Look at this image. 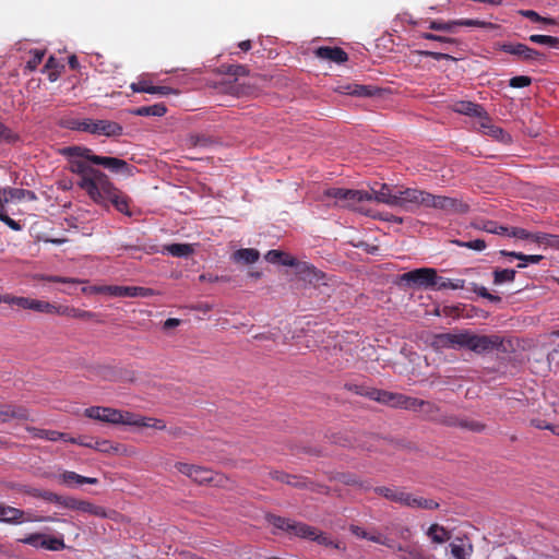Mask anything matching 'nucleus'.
Segmentation results:
<instances>
[{"label":"nucleus","mask_w":559,"mask_h":559,"mask_svg":"<svg viewBox=\"0 0 559 559\" xmlns=\"http://www.w3.org/2000/svg\"><path fill=\"white\" fill-rule=\"evenodd\" d=\"M466 330L455 333H438L431 337L430 346L436 352L444 349H462L465 348Z\"/></svg>","instance_id":"obj_8"},{"label":"nucleus","mask_w":559,"mask_h":559,"mask_svg":"<svg viewBox=\"0 0 559 559\" xmlns=\"http://www.w3.org/2000/svg\"><path fill=\"white\" fill-rule=\"evenodd\" d=\"M19 542L33 546L35 548H44L52 551L61 550L66 547L62 538L48 537L41 533L29 534Z\"/></svg>","instance_id":"obj_12"},{"label":"nucleus","mask_w":559,"mask_h":559,"mask_svg":"<svg viewBox=\"0 0 559 559\" xmlns=\"http://www.w3.org/2000/svg\"><path fill=\"white\" fill-rule=\"evenodd\" d=\"M162 252H166L173 257L188 258L194 252V249L190 243H170L164 246Z\"/></svg>","instance_id":"obj_31"},{"label":"nucleus","mask_w":559,"mask_h":559,"mask_svg":"<svg viewBox=\"0 0 559 559\" xmlns=\"http://www.w3.org/2000/svg\"><path fill=\"white\" fill-rule=\"evenodd\" d=\"M166 111H167L166 106L163 103H159V104H154L151 106L139 107V108L132 110V114L135 116H141V117H148V116L162 117L166 114Z\"/></svg>","instance_id":"obj_32"},{"label":"nucleus","mask_w":559,"mask_h":559,"mask_svg":"<svg viewBox=\"0 0 559 559\" xmlns=\"http://www.w3.org/2000/svg\"><path fill=\"white\" fill-rule=\"evenodd\" d=\"M280 263L283 264V265H286V266H298L300 272H306L307 271L309 274H313V276L316 278H319L318 273H317V271H316V269L313 266H310V265H308L306 263L299 264L294 257L288 255L286 253L281 259Z\"/></svg>","instance_id":"obj_42"},{"label":"nucleus","mask_w":559,"mask_h":559,"mask_svg":"<svg viewBox=\"0 0 559 559\" xmlns=\"http://www.w3.org/2000/svg\"><path fill=\"white\" fill-rule=\"evenodd\" d=\"M452 110L454 112L477 117L479 121L487 115V111L481 105L475 104L469 100H457L452 105Z\"/></svg>","instance_id":"obj_20"},{"label":"nucleus","mask_w":559,"mask_h":559,"mask_svg":"<svg viewBox=\"0 0 559 559\" xmlns=\"http://www.w3.org/2000/svg\"><path fill=\"white\" fill-rule=\"evenodd\" d=\"M71 443H76L86 448L95 449L98 452L102 453H117L118 452V445L112 444L108 440H96L93 441L92 439L90 441H85L82 439H70Z\"/></svg>","instance_id":"obj_27"},{"label":"nucleus","mask_w":559,"mask_h":559,"mask_svg":"<svg viewBox=\"0 0 559 559\" xmlns=\"http://www.w3.org/2000/svg\"><path fill=\"white\" fill-rule=\"evenodd\" d=\"M373 491L377 495L388 499L389 501L399 503L403 507L407 506L409 492L405 491L402 488H399L395 486H392V487L379 486V487H374Z\"/></svg>","instance_id":"obj_19"},{"label":"nucleus","mask_w":559,"mask_h":559,"mask_svg":"<svg viewBox=\"0 0 559 559\" xmlns=\"http://www.w3.org/2000/svg\"><path fill=\"white\" fill-rule=\"evenodd\" d=\"M332 442L344 448H361L367 451H371L372 448L366 445L362 442H358V439L350 433H337L332 437Z\"/></svg>","instance_id":"obj_29"},{"label":"nucleus","mask_w":559,"mask_h":559,"mask_svg":"<svg viewBox=\"0 0 559 559\" xmlns=\"http://www.w3.org/2000/svg\"><path fill=\"white\" fill-rule=\"evenodd\" d=\"M76 510L82 511L84 513L94 514V515L100 516V518L106 516V511L104 510V508L95 506L85 500H78Z\"/></svg>","instance_id":"obj_46"},{"label":"nucleus","mask_w":559,"mask_h":559,"mask_svg":"<svg viewBox=\"0 0 559 559\" xmlns=\"http://www.w3.org/2000/svg\"><path fill=\"white\" fill-rule=\"evenodd\" d=\"M530 41L549 47L557 48L559 46V38L549 35H531Z\"/></svg>","instance_id":"obj_51"},{"label":"nucleus","mask_w":559,"mask_h":559,"mask_svg":"<svg viewBox=\"0 0 559 559\" xmlns=\"http://www.w3.org/2000/svg\"><path fill=\"white\" fill-rule=\"evenodd\" d=\"M436 420L438 424L447 427H456L462 430L476 433H480L486 429V425L484 423L456 414H444Z\"/></svg>","instance_id":"obj_9"},{"label":"nucleus","mask_w":559,"mask_h":559,"mask_svg":"<svg viewBox=\"0 0 559 559\" xmlns=\"http://www.w3.org/2000/svg\"><path fill=\"white\" fill-rule=\"evenodd\" d=\"M143 417L136 416L132 413L126 412L122 413V420L119 424L129 425V426H139L141 425V420Z\"/></svg>","instance_id":"obj_63"},{"label":"nucleus","mask_w":559,"mask_h":559,"mask_svg":"<svg viewBox=\"0 0 559 559\" xmlns=\"http://www.w3.org/2000/svg\"><path fill=\"white\" fill-rule=\"evenodd\" d=\"M531 83H532V79L530 76L518 75V76H513L510 80L509 85L511 87L520 88V87L528 86Z\"/></svg>","instance_id":"obj_64"},{"label":"nucleus","mask_w":559,"mask_h":559,"mask_svg":"<svg viewBox=\"0 0 559 559\" xmlns=\"http://www.w3.org/2000/svg\"><path fill=\"white\" fill-rule=\"evenodd\" d=\"M259 257V251L252 248L239 249L233 254V259L236 262H241L243 264H252L258 261Z\"/></svg>","instance_id":"obj_37"},{"label":"nucleus","mask_w":559,"mask_h":559,"mask_svg":"<svg viewBox=\"0 0 559 559\" xmlns=\"http://www.w3.org/2000/svg\"><path fill=\"white\" fill-rule=\"evenodd\" d=\"M413 509H425V510H435L439 508V503L432 499H426L423 497H415L409 493L407 506Z\"/></svg>","instance_id":"obj_36"},{"label":"nucleus","mask_w":559,"mask_h":559,"mask_svg":"<svg viewBox=\"0 0 559 559\" xmlns=\"http://www.w3.org/2000/svg\"><path fill=\"white\" fill-rule=\"evenodd\" d=\"M400 408L409 409V411H418L421 409L424 405V400H419L416 397L406 396L403 394L402 402Z\"/></svg>","instance_id":"obj_54"},{"label":"nucleus","mask_w":559,"mask_h":559,"mask_svg":"<svg viewBox=\"0 0 559 559\" xmlns=\"http://www.w3.org/2000/svg\"><path fill=\"white\" fill-rule=\"evenodd\" d=\"M370 197L369 201H376L378 203L386 204L391 207H395L396 205V192H393L391 187L386 183H382L379 190L371 189L368 191Z\"/></svg>","instance_id":"obj_21"},{"label":"nucleus","mask_w":559,"mask_h":559,"mask_svg":"<svg viewBox=\"0 0 559 559\" xmlns=\"http://www.w3.org/2000/svg\"><path fill=\"white\" fill-rule=\"evenodd\" d=\"M476 227L480 230H484V231H487L490 234L503 235V236L507 235V233L509 231V227L498 225L493 221H483L479 224H477Z\"/></svg>","instance_id":"obj_43"},{"label":"nucleus","mask_w":559,"mask_h":559,"mask_svg":"<svg viewBox=\"0 0 559 559\" xmlns=\"http://www.w3.org/2000/svg\"><path fill=\"white\" fill-rule=\"evenodd\" d=\"M266 521L272 524L274 527L290 533L293 521L286 518H282L275 514H266Z\"/></svg>","instance_id":"obj_45"},{"label":"nucleus","mask_w":559,"mask_h":559,"mask_svg":"<svg viewBox=\"0 0 559 559\" xmlns=\"http://www.w3.org/2000/svg\"><path fill=\"white\" fill-rule=\"evenodd\" d=\"M32 53V57L31 59L27 61V64H26V68L31 71L35 70L39 64L40 62L43 61V58L45 56V52L43 50H39V49H34L31 51Z\"/></svg>","instance_id":"obj_59"},{"label":"nucleus","mask_w":559,"mask_h":559,"mask_svg":"<svg viewBox=\"0 0 559 559\" xmlns=\"http://www.w3.org/2000/svg\"><path fill=\"white\" fill-rule=\"evenodd\" d=\"M428 192L419 189L406 188L396 191V205L405 212H415L418 207H426Z\"/></svg>","instance_id":"obj_7"},{"label":"nucleus","mask_w":559,"mask_h":559,"mask_svg":"<svg viewBox=\"0 0 559 559\" xmlns=\"http://www.w3.org/2000/svg\"><path fill=\"white\" fill-rule=\"evenodd\" d=\"M221 71L225 74L233 76H246L249 74V69L242 64H223Z\"/></svg>","instance_id":"obj_50"},{"label":"nucleus","mask_w":559,"mask_h":559,"mask_svg":"<svg viewBox=\"0 0 559 559\" xmlns=\"http://www.w3.org/2000/svg\"><path fill=\"white\" fill-rule=\"evenodd\" d=\"M38 436L40 438L47 439L49 441L63 440V441L70 442V439H71L68 437V435H66L63 432L56 431V430H41Z\"/></svg>","instance_id":"obj_56"},{"label":"nucleus","mask_w":559,"mask_h":559,"mask_svg":"<svg viewBox=\"0 0 559 559\" xmlns=\"http://www.w3.org/2000/svg\"><path fill=\"white\" fill-rule=\"evenodd\" d=\"M455 26V20L450 22L431 21L429 24L430 29L449 33L454 32Z\"/></svg>","instance_id":"obj_57"},{"label":"nucleus","mask_w":559,"mask_h":559,"mask_svg":"<svg viewBox=\"0 0 559 559\" xmlns=\"http://www.w3.org/2000/svg\"><path fill=\"white\" fill-rule=\"evenodd\" d=\"M63 154L72 159H81L91 162L92 164L103 166L112 173H130V165L120 158L109 156H98L93 154L92 150L82 146H69L63 150Z\"/></svg>","instance_id":"obj_2"},{"label":"nucleus","mask_w":559,"mask_h":559,"mask_svg":"<svg viewBox=\"0 0 559 559\" xmlns=\"http://www.w3.org/2000/svg\"><path fill=\"white\" fill-rule=\"evenodd\" d=\"M535 238L536 243L544 246L545 248L559 250V235L540 233V236H536Z\"/></svg>","instance_id":"obj_44"},{"label":"nucleus","mask_w":559,"mask_h":559,"mask_svg":"<svg viewBox=\"0 0 559 559\" xmlns=\"http://www.w3.org/2000/svg\"><path fill=\"white\" fill-rule=\"evenodd\" d=\"M437 271L435 269L423 267L400 275V283L407 286L433 287Z\"/></svg>","instance_id":"obj_11"},{"label":"nucleus","mask_w":559,"mask_h":559,"mask_svg":"<svg viewBox=\"0 0 559 559\" xmlns=\"http://www.w3.org/2000/svg\"><path fill=\"white\" fill-rule=\"evenodd\" d=\"M131 90L135 93H148L167 96L170 94H177V91L168 86H154L148 84L146 81H140L131 84Z\"/></svg>","instance_id":"obj_26"},{"label":"nucleus","mask_w":559,"mask_h":559,"mask_svg":"<svg viewBox=\"0 0 559 559\" xmlns=\"http://www.w3.org/2000/svg\"><path fill=\"white\" fill-rule=\"evenodd\" d=\"M427 535L436 544H442L450 539V533L439 524H432L428 528Z\"/></svg>","instance_id":"obj_38"},{"label":"nucleus","mask_w":559,"mask_h":559,"mask_svg":"<svg viewBox=\"0 0 559 559\" xmlns=\"http://www.w3.org/2000/svg\"><path fill=\"white\" fill-rule=\"evenodd\" d=\"M10 419L28 420L29 413L23 406L5 405L0 408V421L5 423Z\"/></svg>","instance_id":"obj_24"},{"label":"nucleus","mask_w":559,"mask_h":559,"mask_svg":"<svg viewBox=\"0 0 559 559\" xmlns=\"http://www.w3.org/2000/svg\"><path fill=\"white\" fill-rule=\"evenodd\" d=\"M72 129L106 136H119L122 134L123 130L122 127L115 121L93 119L74 121Z\"/></svg>","instance_id":"obj_3"},{"label":"nucleus","mask_w":559,"mask_h":559,"mask_svg":"<svg viewBox=\"0 0 559 559\" xmlns=\"http://www.w3.org/2000/svg\"><path fill=\"white\" fill-rule=\"evenodd\" d=\"M271 476L273 479L285 483L296 488L309 489L311 491L318 492H325V487L314 484L302 476L290 475L280 471L272 472Z\"/></svg>","instance_id":"obj_13"},{"label":"nucleus","mask_w":559,"mask_h":559,"mask_svg":"<svg viewBox=\"0 0 559 559\" xmlns=\"http://www.w3.org/2000/svg\"><path fill=\"white\" fill-rule=\"evenodd\" d=\"M499 253L503 257H511V258H515V259L523 261V263H520L518 265V267H520V269L525 267L527 265V263L536 264L543 260V255H538V254L526 255L521 252L507 251V250H500Z\"/></svg>","instance_id":"obj_35"},{"label":"nucleus","mask_w":559,"mask_h":559,"mask_svg":"<svg viewBox=\"0 0 559 559\" xmlns=\"http://www.w3.org/2000/svg\"><path fill=\"white\" fill-rule=\"evenodd\" d=\"M59 479L62 484H64L67 486H71L72 484H76V485H83V484L96 485V484H98V479L95 477H85V476L76 474L75 472H70V471H66L62 474H60Z\"/></svg>","instance_id":"obj_28"},{"label":"nucleus","mask_w":559,"mask_h":559,"mask_svg":"<svg viewBox=\"0 0 559 559\" xmlns=\"http://www.w3.org/2000/svg\"><path fill=\"white\" fill-rule=\"evenodd\" d=\"M29 310H34L41 313H58L63 314L66 310H61V307H57L48 301L31 299L29 301Z\"/></svg>","instance_id":"obj_33"},{"label":"nucleus","mask_w":559,"mask_h":559,"mask_svg":"<svg viewBox=\"0 0 559 559\" xmlns=\"http://www.w3.org/2000/svg\"><path fill=\"white\" fill-rule=\"evenodd\" d=\"M346 189L344 188H329L324 191L323 195L335 200V206H343Z\"/></svg>","instance_id":"obj_52"},{"label":"nucleus","mask_w":559,"mask_h":559,"mask_svg":"<svg viewBox=\"0 0 559 559\" xmlns=\"http://www.w3.org/2000/svg\"><path fill=\"white\" fill-rule=\"evenodd\" d=\"M506 236L518 238V239L530 240V241L536 243V238L535 237L536 236H540V231H538V233H530V231H527L524 228L512 227V228H509V231L507 233Z\"/></svg>","instance_id":"obj_48"},{"label":"nucleus","mask_w":559,"mask_h":559,"mask_svg":"<svg viewBox=\"0 0 559 559\" xmlns=\"http://www.w3.org/2000/svg\"><path fill=\"white\" fill-rule=\"evenodd\" d=\"M474 293H476L478 296L491 301V302H495V304H498L501 301V297L497 296V295H492L490 294L486 287L484 286H477L475 285L474 287Z\"/></svg>","instance_id":"obj_62"},{"label":"nucleus","mask_w":559,"mask_h":559,"mask_svg":"<svg viewBox=\"0 0 559 559\" xmlns=\"http://www.w3.org/2000/svg\"><path fill=\"white\" fill-rule=\"evenodd\" d=\"M313 540L317 542L319 545H323L326 547H334V548L340 547L338 544L335 543L334 540H332L330 536H328L326 534H324L322 532H319L318 530L316 532Z\"/></svg>","instance_id":"obj_61"},{"label":"nucleus","mask_w":559,"mask_h":559,"mask_svg":"<svg viewBox=\"0 0 559 559\" xmlns=\"http://www.w3.org/2000/svg\"><path fill=\"white\" fill-rule=\"evenodd\" d=\"M335 91L341 94L355 95L358 97H371L378 93V91L371 86L358 84L340 85Z\"/></svg>","instance_id":"obj_25"},{"label":"nucleus","mask_w":559,"mask_h":559,"mask_svg":"<svg viewBox=\"0 0 559 559\" xmlns=\"http://www.w3.org/2000/svg\"><path fill=\"white\" fill-rule=\"evenodd\" d=\"M516 272L512 269H495L493 270V284L501 285L503 283H512L515 278Z\"/></svg>","instance_id":"obj_40"},{"label":"nucleus","mask_w":559,"mask_h":559,"mask_svg":"<svg viewBox=\"0 0 559 559\" xmlns=\"http://www.w3.org/2000/svg\"><path fill=\"white\" fill-rule=\"evenodd\" d=\"M55 522L58 521L52 516H38L33 518L31 514H27L17 508H13L10 506L1 504L0 507V522L9 523V524H20L23 522Z\"/></svg>","instance_id":"obj_10"},{"label":"nucleus","mask_w":559,"mask_h":559,"mask_svg":"<svg viewBox=\"0 0 559 559\" xmlns=\"http://www.w3.org/2000/svg\"><path fill=\"white\" fill-rule=\"evenodd\" d=\"M87 160L71 159L70 170L81 176L79 186L87 192L91 198H99V188L107 185L108 176L103 171L90 166Z\"/></svg>","instance_id":"obj_1"},{"label":"nucleus","mask_w":559,"mask_h":559,"mask_svg":"<svg viewBox=\"0 0 559 559\" xmlns=\"http://www.w3.org/2000/svg\"><path fill=\"white\" fill-rule=\"evenodd\" d=\"M464 280L452 281L447 277L436 275L433 287L437 289H462L464 287Z\"/></svg>","instance_id":"obj_39"},{"label":"nucleus","mask_w":559,"mask_h":559,"mask_svg":"<svg viewBox=\"0 0 559 559\" xmlns=\"http://www.w3.org/2000/svg\"><path fill=\"white\" fill-rule=\"evenodd\" d=\"M451 554L455 559H468L473 552V545L467 539H459L450 544Z\"/></svg>","instance_id":"obj_30"},{"label":"nucleus","mask_w":559,"mask_h":559,"mask_svg":"<svg viewBox=\"0 0 559 559\" xmlns=\"http://www.w3.org/2000/svg\"><path fill=\"white\" fill-rule=\"evenodd\" d=\"M213 142L209 136L201 134H190L186 139V144L189 147H206L211 145Z\"/></svg>","instance_id":"obj_49"},{"label":"nucleus","mask_w":559,"mask_h":559,"mask_svg":"<svg viewBox=\"0 0 559 559\" xmlns=\"http://www.w3.org/2000/svg\"><path fill=\"white\" fill-rule=\"evenodd\" d=\"M338 479L349 486H359L365 490H370L371 485L368 481H360L354 474H342Z\"/></svg>","instance_id":"obj_53"},{"label":"nucleus","mask_w":559,"mask_h":559,"mask_svg":"<svg viewBox=\"0 0 559 559\" xmlns=\"http://www.w3.org/2000/svg\"><path fill=\"white\" fill-rule=\"evenodd\" d=\"M85 415L92 419L118 425L122 419V412L102 406H92L85 409Z\"/></svg>","instance_id":"obj_16"},{"label":"nucleus","mask_w":559,"mask_h":559,"mask_svg":"<svg viewBox=\"0 0 559 559\" xmlns=\"http://www.w3.org/2000/svg\"><path fill=\"white\" fill-rule=\"evenodd\" d=\"M426 207L442 211L444 214H466L469 205L462 199L447 195H436L428 192Z\"/></svg>","instance_id":"obj_4"},{"label":"nucleus","mask_w":559,"mask_h":559,"mask_svg":"<svg viewBox=\"0 0 559 559\" xmlns=\"http://www.w3.org/2000/svg\"><path fill=\"white\" fill-rule=\"evenodd\" d=\"M318 58L329 60L335 63H344L348 60V55L345 50L340 47L322 46L316 50Z\"/></svg>","instance_id":"obj_22"},{"label":"nucleus","mask_w":559,"mask_h":559,"mask_svg":"<svg viewBox=\"0 0 559 559\" xmlns=\"http://www.w3.org/2000/svg\"><path fill=\"white\" fill-rule=\"evenodd\" d=\"M456 26H468V27H481L486 29H496L498 28L497 24H493L491 22L480 21V20H473V19H462V20H455Z\"/></svg>","instance_id":"obj_47"},{"label":"nucleus","mask_w":559,"mask_h":559,"mask_svg":"<svg viewBox=\"0 0 559 559\" xmlns=\"http://www.w3.org/2000/svg\"><path fill=\"white\" fill-rule=\"evenodd\" d=\"M0 140L7 143H15L19 140V135L0 122Z\"/></svg>","instance_id":"obj_60"},{"label":"nucleus","mask_w":559,"mask_h":559,"mask_svg":"<svg viewBox=\"0 0 559 559\" xmlns=\"http://www.w3.org/2000/svg\"><path fill=\"white\" fill-rule=\"evenodd\" d=\"M190 478L198 484L211 483L214 480V473L211 469L195 465Z\"/></svg>","instance_id":"obj_41"},{"label":"nucleus","mask_w":559,"mask_h":559,"mask_svg":"<svg viewBox=\"0 0 559 559\" xmlns=\"http://www.w3.org/2000/svg\"><path fill=\"white\" fill-rule=\"evenodd\" d=\"M502 338L498 335H478L466 330L465 348L476 353L485 354L502 346Z\"/></svg>","instance_id":"obj_6"},{"label":"nucleus","mask_w":559,"mask_h":559,"mask_svg":"<svg viewBox=\"0 0 559 559\" xmlns=\"http://www.w3.org/2000/svg\"><path fill=\"white\" fill-rule=\"evenodd\" d=\"M99 198H92L96 203L102 205H107L111 203L117 211L131 216L132 213L129 210V198L119 191L109 180L107 179V185L104 188L98 189Z\"/></svg>","instance_id":"obj_5"},{"label":"nucleus","mask_w":559,"mask_h":559,"mask_svg":"<svg viewBox=\"0 0 559 559\" xmlns=\"http://www.w3.org/2000/svg\"><path fill=\"white\" fill-rule=\"evenodd\" d=\"M344 202L342 207L350 209L364 214H368V212L365 211L364 206L360 205V203L365 201H369L370 197L368 194V191L365 190H353V189H346Z\"/></svg>","instance_id":"obj_18"},{"label":"nucleus","mask_w":559,"mask_h":559,"mask_svg":"<svg viewBox=\"0 0 559 559\" xmlns=\"http://www.w3.org/2000/svg\"><path fill=\"white\" fill-rule=\"evenodd\" d=\"M316 532V527L301 522H294L290 530V534L310 540H313Z\"/></svg>","instance_id":"obj_34"},{"label":"nucleus","mask_w":559,"mask_h":559,"mask_svg":"<svg viewBox=\"0 0 559 559\" xmlns=\"http://www.w3.org/2000/svg\"><path fill=\"white\" fill-rule=\"evenodd\" d=\"M111 296L116 297H143L147 298L154 296L156 293L152 288L139 287V286H106L103 289Z\"/></svg>","instance_id":"obj_15"},{"label":"nucleus","mask_w":559,"mask_h":559,"mask_svg":"<svg viewBox=\"0 0 559 559\" xmlns=\"http://www.w3.org/2000/svg\"><path fill=\"white\" fill-rule=\"evenodd\" d=\"M500 49L507 53L513 55L523 61H532L539 59L544 55L521 43H504L500 45Z\"/></svg>","instance_id":"obj_14"},{"label":"nucleus","mask_w":559,"mask_h":559,"mask_svg":"<svg viewBox=\"0 0 559 559\" xmlns=\"http://www.w3.org/2000/svg\"><path fill=\"white\" fill-rule=\"evenodd\" d=\"M402 396L401 393H393L384 390L374 389V392H371V400L379 402L381 404L400 408L402 405Z\"/></svg>","instance_id":"obj_23"},{"label":"nucleus","mask_w":559,"mask_h":559,"mask_svg":"<svg viewBox=\"0 0 559 559\" xmlns=\"http://www.w3.org/2000/svg\"><path fill=\"white\" fill-rule=\"evenodd\" d=\"M478 129L484 134L491 136L493 140L503 144H509L511 142V135L502 128L493 124L488 114L478 122Z\"/></svg>","instance_id":"obj_17"},{"label":"nucleus","mask_w":559,"mask_h":559,"mask_svg":"<svg viewBox=\"0 0 559 559\" xmlns=\"http://www.w3.org/2000/svg\"><path fill=\"white\" fill-rule=\"evenodd\" d=\"M453 242L460 247L468 248L476 251H483L486 248V242L483 239H475L471 241L454 240Z\"/></svg>","instance_id":"obj_58"},{"label":"nucleus","mask_w":559,"mask_h":559,"mask_svg":"<svg viewBox=\"0 0 559 559\" xmlns=\"http://www.w3.org/2000/svg\"><path fill=\"white\" fill-rule=\"evenodd\" d=\"M431 420L436 421V419H439L443 414H439L440 408L428 401H424V405L421 409Z\"/></svg>","instance_id":"obj_55"}]
</instances>
